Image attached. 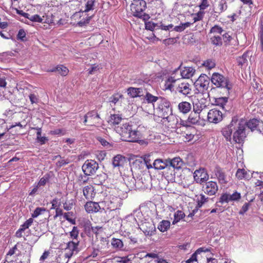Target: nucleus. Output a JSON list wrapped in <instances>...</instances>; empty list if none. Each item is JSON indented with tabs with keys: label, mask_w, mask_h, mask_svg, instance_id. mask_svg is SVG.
I'll return each instance as SVG.
<instances>
[{
	"label": "nucleus",
	"mask_w": 263,
	"mask_h": 263,
	"mask_svg": "<svg viewBox=\"0 0 263 263\" xmlns=\"http://www.w3.org/2000/svg\"><path fill=\"white\" fill-rule=\"evenodd\" d=\"M155 110L159 117L164 120V122L167 121V126L175 125L174 116L172 114L173 109L171 103L167 99L160 97V100L157 102V105Z\"/></svg>",
	"instance_id": "nucleus-1"
},
{
	"label": "nucleus",
	"mask_w": 263,
	"mask_h": 263,
	"mask_svg": "<svg viewBox=\"0 0 263 263\" xmlns=\"http://www.w3.org/2000/svg\"><path fill=\"white\" fill-rule=\"evenodd\" d=\"M146 3L144 0H134L130 6V10L134 16L146 21L150 18L148 14L144 12Z\"/></svg>",
	"instance_id": "nucleus-2"
},
{
	"label": "nucleus",
	"mask_w": 263,
	"mask_h": 263,
	"mask_svg": "<svg viewBox=\"0 0 263 263\" xmlns=\"http://www.w3.org/2000/svg\"><path fill=\"white\" fill-rule=\"evenodd\" d=\"M120 201L119 198L110 195L106 196L104 200L100 203L104 210L115 211L120 206Z\"/></svg>",
	"instance_id": "nucleus-3"
},
{
	"label": "nucleus",
	"mask_w": 263,
	"mask_h": 263,
	"mask_svg": "<svg viewBox=\"0 0 263 263\" xmlns=\"http://www.w3.org/2000/svg\"><path fill=\"white\" fill-rule=\"evenodd\" d=\"M245 129V120H241L239 121L236 131L233 134V139L236 143H241L244 141L246 137Z\"/></svg>",
	"instance_id": "nucleus-4"
},
{
	"label": "nucleus",
	"mask_w": 263,
	"mask_h": 263,
	"mask_svg": "<svg viewBox=\"0 0 263 263\" xmlns=\"http://www.w3.org/2000/svg\"><path fill=\"white\" fill-rule=\"evenodd\" d=\"M211 81L217 87L226 88L228 90L231 89V85L229 84L228 80L218 73L213 74Z\"/></svg>",
	"instance_id": "nucleus-5"
},
{
	"label": "nucleus",
	"mask_w": 263,
	"mask_h": 263,
	"mask_svg": "<svg viewBox=\"0 0 263 263\" xmlns=\"http://www.w3.org/2000/svg\"><path fill=\"white\" fill-rule=\"evenodd\" d=\"M98 168V163L93 160H87L82 167L84 174L87 176L93 175Z\"/></svg>",
	"instance_id": "nucleus-6"
},
{
	"label": "nucleus",
	"mask_w": 263,
	"mask_h": 263,
	"mask_svg": "<svg viewBox=\"0 0 263 263\" xmlns=\"http://www.w3.org/2000/svg\"><path fill=\"white\" fill-rule=\"evenodd\" d=\"M195 86L199 92H203L208 89L209 78L206 74H201L195 82Z\"/></svg>",
	"instance_id": "nucleus-7"
},
{
	"label": "nucleus",
	"mask_w": 263,
	"mask_h": 263,
	"mask_svg": "<svg viewBox=\"0 0 263 263\" xmlns=\"http://www.w3.org/2000/svg\"><path fill=\"white\" fill-rule=\"evenodd\" d=\"M207 118L210 123L217 124L222 121L223 114L219 110L212 109L208 112Z\"/></svg>",
	"instance_id": "nucleus-8"
},
{
	"label": "nucleus",
	"mask_w": 263,
	"mask_h": 263,
	"mask_svg": "<svg viewBox=\"0 0 263 263\" xmlns=\"http://www.w3.org/2000/svg\"><path fill=\"white\" fill-rule=\"evenodd\" d=\"M176 91L184 96H189L191 94L192 86L185 81L179 82L176 88Z\"/></svg>",
	"instance_id": "nucleus-9"
},
{
	"label": "nucleus",
	"mask_w": 263,
	"mask_h": 263,
	"mask_svg": "<svg viewBox=\"0 0 263 263\" xmlns=\"http://www.w3.org/2000/svg\"><path fill=\"white\" fill-rule=\"evenodd\" d=\"M79 241H70L67 243L66 248L65 249L66 252L65 257L69 258L74 253H77L78 251V246Z\"/></svg>",
	"instance_id": "nucleus-10"
},
{
	"label": "nucleus",
	"mask_w": 263,
	"mask_h": 263,
	"mask_svg": "<svg viewBox=\"0 0 263 263\" xmlns=\"http://www.w3.org/2000/svg\"><path fill=\"white\" fill-rule=\"evenodd\" d=\"M203 188L204 193L209 196L215 195L218 190L217 182L213 181L205 182Z\"/></svg>",
	"instance_id": "nucleus-11"
},
{
	"label": "nucleus",
	"mask_w": 263,
	"mask_h": 263,
	"mask_svg": "<svg viewBox=\"0 0 263 263\" xmlns=\"http://www.w3.org/2000/svg\"><path fill=\"white\" fill-rule=\"evenodd\" d=\"M185 129L181 130L183 136L184 137L185 142H190L193 140L196 134V128L192 126H185Z\"/></svg>",
	"instance_id": "nucleus-12"
},
{
	"label": "nucleus",
	"mask_w": 263,
	"mask_h": 263,
	"mask_svg": "<svg viewBox=\"0 0 263 263\" xmlns=\"http://www.w3.org/2000/svg\"><path fill=\"white\" fill-rule=\"evenodd\" d=\"M132 125L129 123H126L123 124L121 126H118L116 127V132L120 134L123 140L125 141V139L127 138V135L130 131Z\"/></svg>",
	"instance_id": "nucleus-13"
},
{
	"label": "nucleus",
	"mask_w": 263,
	"mask_h": 263,
	"mask_svg": "<svg viewBox=\"0 0 263 263\" xmlns=\"http://www.w3.org/2000/svg\"><path fill=\"white\" fill-rule=\"evenodd\" d=\"M87 12L82 11L81 12H77L75 14V16H79L80 21L77 23V24L80 27H83L88 24L91 18V16H89L87 14Z\"/></svg>",
	"instance_id": "nucleus-14"
},
{
	"label": "nucleus",
	"mask_w": 263,
	"mask_h": 263,
	"mask_svg": "<svg viewBox=\"0 0 263 263\" xmlns=\"http://www.w3.org/2000/svg\"><path fill=\"white\" fill-rule=\"evenodd\" d=\"M182 164L183 161L179 157H175L170 161V166H168L167 169L171 171V175L172 176L175 175L174 168H180Z\"/></svg>",
	"instance_id": "nucleus-15"
},
{
	"label": "nucleus",
	"mask_w": 263,
	"mask_h": 263,
	"mask_svg": "<svg viewBox=\"0 0 263 263\" xmlns=\"http://www.w3.org/2000/svg\"><path fill=\"white\" fill-rule=\"evenodd\" d=\"M34 219L30 218L25 221L23 224L21 225L19 229L15 233V236L17 238H21L23 236V233L27 229H28L33 223Z\"/></svg>",
	"instance_id": "nucleus-16"
},
{
	"label": "nucleus",
	"mask_w": 263,
	"mask_h": 263,
	"mask_svg": "<svg viewBox=\"0 0 263 263\" xmlns=\"http://www.w3.org/2000/svg\"><path fill=\"white\" fill-rule=\"evenodd\" d=\"M86 211L88 213H97L101 209L98 202L88 201L84 205Z\"/></svg>",
	"instance_id": "nucleus-17"
},
{
	"label": "nucleus",
	"mask_w": 263,
	"mask_h": 263,
	"mask_svg": "<svg viewBox=\"0 0 263 263\" xmlns=\"http://www.w3.org/2000/svg\"><path fill=\"white\" fill-rule=\"evenodd\" d=\"M214 173L219 183L226 184L227 183L226 175L220 167L216 166L214 169Z\"/></svg>",
	"instance_id": "nucleus-18"
},
{
	"label": "nucleus",
	"mask_w": 263,
	"mask_h": 263,
	"mask_svg": "<svg viewBox=\"0 0 263 263\" xmlns=\"http://www.w3.org/2000/svg\"><path fill=\"white\" fill-rule=\"evenodd\" d=\"M174 73H172L171 76L168 77V78L165 81L164 87L165 89L173 91L174 87V84L177 81L180 80L179 78H176L175 76H173Z\"/></svg>",
	"instance_id": "nucleus-19"
},
{
	"label": "nucleus",
	"mask_w": 263,
	"mask_h": 263,
	"mask_svg": "<svg viewBox=\"0 0 263 263\" xmlns=\"http://www.w3.org/2000/svg\"><path fill=\"white\" fill-rule=\"evenodd\" d=\"M194 177L196 182L200 183L208 179V175L203 170H196L194 172Z\"/></svg>",
	"instance_id": "nucleus-20"
},
{
	"label": "nucleus",
	"mask_w": 263,
	"mask_h": 263,
	"mask_svg": "<svg viewBox=\"0 0 263 263\" xmlns=\"http://www.w3.org/2000/svg\"><path fill=\"white\" fill-rule=\"evenodd\" d=\"M83 195L86 199L91 200L95 195L94 187L91 185H89L85 186L83 190Z\"/></svg>",
	"instance_id": "nucleus-21"
},
{
	"label": "nucleus",
	"mask_w": 263,
	"mask_h": 263,
	"mask_svg": "<svg viewBox=\"0 0 263 263\" xmlns=\"http://www.w3.org/2000/svg\"><path fill=\"white\" fill-rule=\"evenodd\" d=\"M122 120V118L121 115L118 114H111L109 117L108 122L116 130V127L119 126L118 125L121 122Z\"/></svg>",
	"instance_id": "nucleus-22"
},
{
	"label": "nucleus",
	"mask_w": 263,
	"mask_h": 263,
	"mask_svg": "<svg viewBox=\"0 0 263 263\" xmlns=\"http://www.w3.org/2000/svg\"><path fill=\"white\" fill-rule=\"evenodd\" d=\"M206 100L201 99L193 103V111L200 114L204 109L206 108Z\"/></svg>",
	"instance_id": "nucleus-23"
},
{
	"label": "nucleus",
	"mask_w": 263,
	"mask_h": 263,
	"mask_svg": "<svg viewBox=\"0 0 263 263\" xmlns=\"http://www.w3.org/2000/svg\"><path fill=\"white\" fill-rule=\"evenodd\" d=\"M235 176L239 180H249L252 177V175L249 174V172L247 171L244 168H238L236 171Z\"/></svg>",
	"instance_id": "nucleus-24"
},
{
	"label": "nucleus",
	"mask_w": 263,
	"mask_h": 263,
	"mask_svg": "<svg viewBox=\"0 0 263 263\" xmlns=\"http://www.w3.org/2000/svg\"><path fill=\"white\" fill-rule=\"evenodd\" d=\"M126 163V157L121 155H117L113 158L112 164L114 167H123Z\"/></svg>",
	"instance_id": "nucleus-25"
},
{
	"label": "nucleus",
	"mask_w": 263,
	"mask_h": 263,
	"mask_svg": "<svg viewBox=\"0 0 263 263\" xmlns=\"http://www.w3.org/2000/svg\"><path fill=\"white\" fill-rule=\"evenodd\" d=\"M179 111L183 114L189 113L192 109V105L187 101H182L178 105Z\"/></svg>",
	"instance_id": "nucleus-26"
},
{
	"label": "nucleus",
	"mask_w": 263,
	"mask_h": 263,
	"mask_svg": "<svg viewBox=\"0 0 263 263\" xmlns=\"http://www.w3.org/2000/svg\"><path fill=\"white\" fill-rule=\"evenodd\" d=\"M127 137H128L125 139V141L132 142H137L140 138L139 132L132 130V128Z\"/></svg>",
	"instance_id": "nucleus-27"
},
{
	"label": "nucleus",
	"mask_w": 263,
	"mask_h": 263,
	"mask_svg": "<svg viewBox=\"0 0 263 263\" xmlns=\"http://www.w3.org/2000/svg\"><path fill=\"white\" fill-rule=\"evenodd\" d=\"M195 72V69L192 67H185L184 69L180 71V74L182 78L189 79L192 77Z\"/></svg>",
	"instance_id": "nucleus-28"
},
{
	"label": "nucleus",
	"mask_w": 263,
	"mask_h": 263,
	"mask_svg": "<svg viewBox=\"0 0 263 263\" xmlns=\"http://www.w3.org/2000/svg\"><path fill=\"white\" fill-rule=\"evenodd\" d=\"M107 244L108 242H106V241L101 240V241L97 245L96 248H93V251L92 252L90 256L93 258L97 257L98 255V252L101 250L104 249Z\"/></svg>",
	"instance_id": "nucleus-29"
},
{
	"label": "nucleus",
	"mask_w": 263,
	"mask_h": 263,
	"mask_svg": "<svg viewBox=\"0 0 263 263\" xmlns=\"http://www.w3.org/2000/svg\"><path fill=\"white\" fill-rule=\"evenodd\" d=\"M261 123L259 120L256 119H252L248 122L245 121L246 126L250 129L252 131L257 129L259 124Z\"/></svg>",
	"instance_id": "nucleus-30"
},
{
	"label": "nucleus",
	"mask_w": 263,
	"mask_h": 263,
	"mask_svg": "<svg viewBox=\"0 0 263 263\" xmlns=\"http://www.w3.org/2000/svg\"><path fill=\"white\" fill-rule=\"evenodd\" d=\"M92 119L97 120H99L100 119L99 115L94 110L89 111L85 115L83 122L85 125H87V123H88L90 119Z\"/></svg>",
	"instance_id": "nucleus-31"
},
{
	"label": "nucleus",
	"mask_w": 263,
	"mask_h": 263,
	"mask_svg": "<svg viewBox=\"0 0 263 263\" xmlns=\"http://www.w3.org/2000/svg\"><path fill=\"white\" fill-rule=\"evenodd\" d=\"M160 97L155 96L149 92H146L144 96V99L146 101L147 103H152L153 104V110H155L154 103L156 102H158L160 100Z\"/></svg>",
	"instance_id": "nucleus-32"
},
{
	"label": "nucleus",
	"mask_w": 263,
	"mask_h": 263,
	"mask_svg": "<svg viewBox=\"0 0 263 263\" xmlns=\"http://www.w3.org/2000/svg\"><path fill=\"white\" fill-rule=\"evenodd\" d=\"M153 168L157 170H163L168 167L166 163L160 159L155 160L153 163Z\"/></svg>",
	"instance_id": "nucleus-33"
},
{
	"label": "nucleus",
	"mask_w": 263,
	"mask_h": 263,
	"mask_svg": "<svg viewBox=\"0 0 263 263\" xmlns=\"http://www.w3.org/2000/svg\"><path fill=\"white\" fill-rule=\"evenodd\" d=\"M228 98L227 97H219L214 98L213 104L216 106H219L222 109H224V106L228 102Z\"/></svg>",
	"instance_id": "nucleus-34"
},
{
	"label": "nucleus",
	"mask_w": 263,
	"mask_h": 263,
	"mask_svg": "<svg viewBox=\"0 0 263 263\" xmlns=\"http://www.w3.org/2000/svg\"><path fill=\"white\" fill-rule=\"evenodd\" d=\"M58 71L61 76H66L69 72L68 69L63 65H58L55 68L50 70L49 71Z\"/></svg>",
	"instance_id": "nucleus-35"
},
{
	"label": "nucleus",
	"mask_w": 263,
	"mask_h": 263,
	"mask_svg": "<svg viewBox=\"0 0 263 263\" xmlns=\"http://www.w3.org/2000/svg\"><path fill=\"white\" fill-rule=\"evenodd\" d=\"M199 113H197L194 111V112H191L190 114L187 121L192 124H196L199 123Z\"/></svg>",
	"instance_id": "nucleus-36"
},
{
	"label": "nucleus",
	"mask_w": 263,
	"mask_h": 263,
	"mask_svg": "<svg viewBox=\"0 0 263 263\" xmlns=\"http://www.w3.org/2000/svg\"><path fill=\"white\" fill-rule=\"evenodd\" d=\"M142 89L140 88L129 87L127 89L128 94L132 98H136L142 96Z\"/></svg>",
	"instance_id": "nucleus-37"
},
{
	"label": "nucleus",
	"mask_w": 263,
	"mask_h": 263,
	"mask_svg": "<svg viewBox=\"0 0 263 263\" xmlns=\"http://www.w3.org/2000/svg\"><path fill=\"white\" fill-rule=\"evenodd\" d=\"M228 5L226 0H220L217 4V6L216 8V11L215 12L220 14L226 11Z\"/></svg>",
	"instance_id": "nucleus-38"
},
{
	"label": "nucleus",
	"mask_w": 263,
	"mask_h": 263,
	"mask_svg": "<svg viewBox=\"0 0 263 263\" xmlns=\"http://www.w3.org/2000/svg\"><path fill=\"white\" fill-rule=\"evenodd\" d=\"M124 98V96L122 94L117 92L112 95L109 99V102L110 103L116 104L118 102H121V100Z\"/></svg>",
	"instance_id": "nucleus-39"
},
{
	"label": "nucleus",
	"mask_w": 263,
	"mask_h": 263,
	"mask_svg": "<svg viewBox=\"0 0 263 263\" xmlns=\"http://www.w3.org/2000/svg\"><path fill=\"white\" fill-rule=\"evenodd\" d=\"M170 225L171 223L170 221L163 220L159 223V225L158 226V229L160 232H164L167 231V230L170 228Z\"/></svg>",
	"instance_id": "nucleus-40"
},
{
	"label": "nucleus",
	"mask_w": 263,
	"mask_h": 263,
	"mask_svg": "<svg viewBox=\"0 0 263 263\" xmlns=\"http://www.w3.org/2000/svg\"><path fill=\"white\" fill-rule=\"evenodd\" d=\"M185 214L181 210H177L174 213V219L172 222L173 224H175L185 217Z\"/></svg>",
	"instance_id": "nucleus-41"
},
{
	"label": "nucleus",
	"mask_w": 263,
	"mask_h": 263,
	"mask_svg": "<svg viewBox=\"0 0 263 263\" xmlns=\"http://www.w3.org/2000/svg\"><path fill=\"white\" fill-rule=\"evenodd\" d=\"M111 244L113 248L119 250L122 249L124 246L121 239L115 238H112Z\"/></svg>",
	"instance_id": "nucleus-42"
},
{
	"label": "nucleus",
	"mask_w": 263,
	"mask_h": 263,
	"mask_svg": "<svg viewBox=\"0 0 263 263\" xmlns=\"http://www.w3.org/2000/svg\"><path fill=\"white\" fill-rule=\"evenodd\" d=\"M202 66L208 69H211L216 66L215 60L212 59H208L203 62Z\"/></svg>",
	"instance_id": "nucleus-43"
},
{
	"label": "nucleus",
	"mask_w": 263,
	"mask_h": 263,
	"mask_svg": "<svg viewBox=\"0 0 263 263\" xmlns=\"http://www.w3.org/2000/svg\"><path fill=\"white\" fill-rule=\"evenodd\" d=\"M208 199L209 198L206 197L203 194H200L197 199V207L201 208L205 202H208Z\"/></svg>",
	"instance_id": "nucleus-44"
},
{
	"label": "nucleus",
	"mask_w": 263,
	"mask_h": 263,
	"mask_svg": "<svg viewBox=\"0 0 263 263\" xmlns=\"http://www.w3.org/2000/svg\"><path fill=\"white\" fill-rule=\"evenodd\" d=\"M5 124L6 122L5 120L0 119V138H1L8 130Z\"/></svg>",
	"instance_id": "nucleus-45"
},
{
	"label": "nucleus",
	"mask_w": 263,
	"mask_h": 263,
	"mask_svg": "<svg viewBox=\"0 0 263 263\" xmlns=\"http://www.w3.org/2000/svg\"><path fill=\"white\" fill-rule=\"evenodd\" d=\"M247 57V53L245 52L242 56L238 57L237 59L238 65L242 66L246 64L248 62Z\"/></svg>",
	"instance_id": "nucleus-46"
},
{
	"label": "nucleus",
	"mask_w": 263,
	"mask_h": 263,
	"mask_svg": "<svg viewBox=\"0 0 263 263\" xmlns=\"http://www.w3.org/2000/svg\"><path fill=\"white\" fill-rule=\"evenodd\" d=\"M142 234L139 231V233H136L135 235H130L129 234L128 235L129 238L130 239L131 242L134 243H137L139 239H140V235H142Z\"/></svg>",
	"instance_id": "nucleus-47"
},
{
	"label": "nucleus",
	"mask_w": 263,
	"mask_h": 263,
	"mask_svg": "<svg viewBox=\"0 0 263 263\" xmlns=\"http://www.w3.org/2000/svg\"><path fill=\"white\" fill-rule=\"evenodd\" d=\"M46 209L45 208H40L37 207L36 208L35 210L33 211V212L31 214V218L33 219L34 218H36L38 217L39 215L42 214L43 212H44L46 211Z\"/></svg>",
	"instance_id": "nucleus-48"
},
{
	"label": "nucleus",
	"mask_w": 263,
	"mask_h": 263,
	"mask_svg": "<svg viewBox=\"0 0 263 263\" xmlns=\"http://www.w3.org/2000/svg\"><path fill=\"white\" fill-rule=\"evenodd\" d=\"M70 236L73 241L78 240L79 236V230L77 227H73L71 231L70 232Z\"/></svg>",
	"instance_id": "nucleus-49"
},
{
	"label": "nucleus",
	"mask_w": 263,
	"mask_h": 263,
	"mask_svg": "<svg viewBox=\"0 0 263 263\" xmlns=\"http://www.w3.org/2000/svg\"><path fill=\"white\" fill-rule=\"evenodd\" d=\"M143 159L144 164H145L147 169L153 168V164H151V159L150 155H146Z\"/></svg>",
	"instance_id": "nucleus-50"
},
{
	"label": "nucleus",
	"mask_w": 263,
	"mask_h": 263,
	"mask_svg": "<svg viewBox=\"0 0 263 263\" xmlns=\"http://www.w3.org/2000/svg\"><path fill=\"white\" fill-rule=\"evenodd\" d=\"M230 201H231L230 194L227 193L222 194L219 200V202L221 203H228Z\"/></svg>",
	"instance_id": "nucleus-51"
},
{
	"label": "nucleus",
	"mask_w": 263,
	"mask_h": 263,
	"mask_svg": "<svg viewBox=\"0 0 263 263\" xmlns=\"http://www.w3.org/2000/svg\"><path fill=\"white\" fill-rule=\"evenodd\" d=\"M204 14V12L203 11H199L197 13L194 14L195 17L193 18V23L202 20Z\"/></svg>",
	"instance_id": "nucleus-52"
},
{
	"label": "nucleus",
	"mask_w": 263,
	"mask_h": 263,
	"mask_svg": "<svg viewBox=\"0 0 263 263\" xmlns=\"http://www.w3.org/2000/svg\"><path fill=\"white\" fill-rule=\"evenodd\" d=\"M100 69L99 65L94 64L91 65V67L88 69V74H93L98 71Z\"/></svg>",
	"instance_id": "nucleus-53"
},
{
	"label": "nucleus",
	"mask_w": 263,
	"mask_h": 263,
	"mask_svg": "<svg viewBox=\"0 0 263 263\" xmlns=\"http://www.w3.org/2000/svg\"><path fill=\"white\" fill-rule=\"evenodd\" d=\"M49 178H50L49 175L46 174L44 177H43L42 178H41L40 179V181H39V182L37 183V185L39 186H44L46 184V183L49 181Z\"/></svg>",
	"instance_id": "nucleus-54"
},
{
	"label": "nucleus",
	"mask_w": 263,
	"mask_h": 263,
	"mask_svg": "<svg viewBox=\"0 0 263 263\" xmlns=\"http://www.w3.org/2000/svg\"><path fill=\"white\" fill-rule=\"evenodd\" d=\"M143 165V160L142 158L137 159L133 162V167H135L136 168L138 167L139 168H140Z\"/></svg>",
	"instance_id": "nucleus-55"
},
{
	"label": "nucleus",
	"mask_w": 263,
	"mask_h": 263,
	"mask_svg": "<svg viewBox=\"0 0 263 263\" xmlns=\"http://www.w3.org/2000/svg\"><path fill=\"white\" fill-rule=\"evenodd\" d=\"M95 1V0H87L85 5V9L84 11L85 12H88L91 10H92Z\"/></svg>",
	"instance_id": "nucleus-56"
},
{
	"label": "nucleus",
	"mask_w": 263,
	"mask_h": 263,
	"mask_svg": "<svg viewBox=\"0 0 263 263\" xmlns=\"http://www.w3.org/2000/svg\"><path fill=\"white\" fill-rule=\"evenodd\" d=\"M212 43L216 46L222 45L221 37L219 36H214L211 38Z\"/></svg>",
	"instance_id": "nucleus-57"
},
{
	"label": "nucleus",
	"mask_w": 263,
	"mask_h": 263,
	"mask_svg": "<svg viewBox=\"0 0 263 263\" xmlns=\"http://www.w3.org/2000/svg\"><path fill=\"white\" fill-rule=\"evenodd\" d=\"M210 6L209 2L208 0H201L200 5H199V7L200 9L199 11H203L207 8H208Z\"/></svg>",
	"instance_id": "nucleus-58"
},
{
	"label": "nucleus",
	"mask_w": 263,
	"mask_h": 263,
	"mask_svg": "<svg viewBox=\"0 0 263 263\" xmlns=\"http://www.w3.org/2000/svg\"><path fill=\"white\" fill-rule=\"evenodd\" d=\"M72 215V212H67V213H65L64 214H63V216H64V218L67 220L68 221H69V222H70L71 224H76V220L74 219H72V218H71L70 217H69V215Z\"/></svg>",
	"instance_id": "nucleus-59"
},
{
	"label": "nucleus",
	"mask_w": 263,
	"mask_h": 263,
	"mask_svg": "<svg viewBox=\"0 0 263 263\" xmlns=\"http://www.w3.org/2000/svg\"><path fill=\"white\" fill-rule=\"evenodd\" d=\"M222 31L223 29L222 28L217 25L214 26L210 30V32L218 34H221Z\"/></svg>",
	"instance_id": "nucleus-60"
},
{
	"label": "nucleus",
	"mask_w": 263,
	"mask_h": 263,
	"mask_svg": "<svg viewBox=\"0 0 263 263\" xmlns=\"http://www.w3.org/2000/svg\"><path fill=\"white\" fill-rule=\"evenodd\" d=\"M83 227L85 232L90 233L92 228L90 221L89 220L85 221Z\"/></svg>",
	"instance_id": "nucleus-61"
},
{
	"label": "nucleus",
	"mask_w": 263,
	"mask_h": 263,
	"mask_svg": "<svg viewBox=\"0 0 263 263\" xmlns=\"http://www.w3.org/2000/svg\"><path fill=\"white\" fill-rule=\"evenodd\" d=\"M52 204L51 209H54L57 208H59L61 205V202L60 200L57 198H54L51 202Z\"/></svg>",
	"instance_id": "nucleus-62"
},
{
	"label": "nucleus",
	"mask_w": 263,
	"mask_h": 263,
	"mask_svg": "<svg viewBox=\"0 0 263 263\" xmlns=\"http://www.w3.org/2000/svg\"><path fill=\"white\" fill-rule=\"evenodd\" d=\"M230 197L231 201H237L240 198L241 196L240 193L235 192L232 195H230Z\"/></svg>",
	"instance_id": "nucleus-63"
},
{
	"label": "nucleus",
	"mask_w": 263,
	"mask_h": 263,
	"mask_svg": "<svg viewBox=\"0 0 263 263\" xmlns=\"http://www.w3.org/2000/svg\"><path fill=\"white\" fill-rule=\"evenodd\" d=\"M29 20L32 22L41 23L42 22L43 19L38 14L32 15L29 18Z\"/></svg>",
	"instance_id": "nucleus-64"
}]
</instances>
